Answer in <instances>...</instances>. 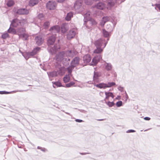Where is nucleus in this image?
Returning a JSON list of instances; mask_svg holds the SVG:
<instances>
[{
  "mask_svg": "<svg viewBox=\"0 0 160 160\" xmlns=\"http://www.w3.org/2000/svg\"><path fill=\"white\" fill-rule=\"evenodd\" d=\"M26 22V21L24 19L20 21L18 19H15L12 20L11 24L13 27H16L20 25L23 26L24 23Z\"/></svg>",
  "mask_w": 160,
  "mask_h": 160,
  "instance_id": "f257e3e1",
  "label": "nucleus"
},
{
  "mask_svg": "<svg viewBox=\"0 0 160 160\" xmlns=\"http://www.w3.org/2000/svg\"><path fill=\"white\" fill-rule=\"evenodd\" d=\"M79 61V58L75 57V58L71 62V67L68 68V72L71 73V69L75 67L78 63Z\"/></svg>",
  "mask_w": 160,
  "mask_h": 160,
  "instance_id": "f03ea898",
  "label": "nucleus"
},
{
  "mask_svg": "<svg viewBox=\"0 0 160 160\" xmlns=\"http://www.w3.org/2000/svg\"><path fill=\"white\" fill-rule=\"evenodd\" d=\"M56 7V3L54 2L49 1L47 4V8L50 10L55 9Z\"/></svg>",
  "mask_w": 160,
  "mask_h": 160,
  "instance_id": "7ed1b4c3",
  "label": "nucleus"
},
{
  "mask_svg": "<svg viewBox=\"0 0 160 160\" xmlns=\"http://www.w3.org/2000/svg\"><path fill=\"white\" fill-rule=\"evenodd\" d=\"M44 40V39L41 35H39L37 36L35 38V41L36 43L39 45L42 43Z\"/></svg>",
  "mask_w": 160,
  "mask_h": 160,
  "instance_id": "20e7f679",
  "label": "nucleus"
},
{
  "mask_svg": "<svg viewBox=\"0 0 160 160\" xmlns=\"http://www.w3.org/2000/svg\"><path fill=\"white\" fill-rule=\"evenodd\" d=\"M77 52L76 51L72 50L68 51L64 53L63 56L65 57L66 56H67L72 57L74 55L77 54Z\"/></svg>",
  "mask_w": 160,
  "mask_h": 160,
  "instance_id": "39448f33",
  "label": "nucleus"
},
{
  "mask_svg": "<svg viewBox=\"0 0 160 160\" xmlns=\"http://www.w3.org/2000/svg\"><path fill=\"white\" fill-rule=\"evenodd\" d=\"M16 13L20 15L27 14L28 13V11L25 9H18L16 12Z\"/></svg>",
  "mask_w": 160,
  "mask_h": 160,
  "instance_id": "423d86ee",
  "label": "nucleus"
},
{
  "mask_svg": "<svg viewBox=\"0 0 160 160\" xmlns=\"http://www.w3.org/2000/svg\"><path fill=\"white\" fill-rule=\"evenodd\" d=\"M75 32L74 30H72L69 32L67 35L68 39H70L73 38L75 35Z\"/></svg>",
  "mask_w": 160,
  "mask_h": 160,
  "instance_id": "0eeeda50",
  "label": "nucleus"
},
{
  "mask_svg": "<svg viewBox=\"0 0 160 160\" xmlns=\"http://www.w3.org/2000/svg\"><path fill=\"white\" fill-rule=\"evenodd\" d=\"M101 58L102 57L100 55L97 57H95L92 60V65H96Z\"/></svg>",
  "mask_w": 160,
  "mask_h": 160,
  "instance_id": "6e6552de",
  "label": "nucleus"
},
{
  "mask_svg": "<svg viewBox=\"0 0 160 160\" xmlns=\"http://www.w3.org/2000/svg\"><path fill=\"white\" fill-rule=\"evenodd\" d=\"M105 94L106 95V97L105 98L104 100L106 101L107 100H108L109 97H111L112 98H113L114 97V95L113 93L110 92H105Z\"/></svg>",
  "mask_w": 160,
  "mask_h": 160,
  "instance_id": "1a4fd4ad",
  "label": "nucleus"
},
{
  "mask_svg": "<svg viewBox=\"0 0 160 160\" xmlns=\"http://www.w3.org/2000/svg\"><path fill=\"white\" fill-rule=\"evenodd\" d=\"M83 59L84 62L87 63L90 62L91 60V57L89 55L87 54L83 57Z\"/></svg>",
  "mask_w": 160,
  "mask_h": 160,
  "instance_id": "9d476101",
  "label": "nucleus"
},
{
  "mask_svg": "<svg viewBox=\"0 0 160 160\" xmlns=\"http://www.w3.org/2000/svg\"><path fill=\"white\" fill-rule=\"evenodd\" d=\"M60 29V27L58 26H56L51 27L50 31L54 32H58Z\"/></svg>",
  "mask_w": 160,
  "mask_h": 160,
  "instance_id": "9b49d317",
  "label": "nucleus"
},
{
  "mask_svg": "<svg viewBox=\"0 0 160 160\" xmlns=\"http://www.w3.org/2000/svg\"><path fill=\"white\" fill-rule=\"evenodd\" d=\"M55 40V36H52L50 37L48 41V45H52L53 44Z\"/></svg>",
  "mask_w": 160,
  "mask_h": 160,
  "instance_id": "f8f14e48",
  "label": "nucleus"
},
{
  "mask_svg": "<svg viewBox=\"0 0 160 160\" xmlns=\"http://www.w3.org/2000/svg\"><path fill=\"white\" fill-rule=\"evenodd\" d=\"M116 2V0H108L107 8H110L111 7L113 6Z\"/></svg>",
  "mask_w": 160,
  "mask_h": 160,
  "instance_id": "ddd939ff",
  "label": "nucleus"
},
{
  "mask_svg": "<svg viewBox=\"0 0 160 160\" xmlns=\"http://www.w3.org/2000/svg\"><path fill=\"white\" fill-rule=\"evenodd\" d=\"M110 20L109 18L108 17H105L102 18V20L100 25L102 26H103L105 24V23L109 21Z\"/></svg>",
  "mask_w": 160,
  "mask_h": 160,
  "instance_id": "4468645a",
  "label": "nucleus"
},
{
  "mask_svg": "<svg viewBox=\"0 0 160 160\" xmlns=\"http://www.w3.org/2000/svg\"><path fill=\"white\" fill-rule=\"evenodd\" d=\"M19 36L24 40H27L28 39L29 35L28 33L25 32L23 33H19Z\"/></svg>",
  "mask_w": 160,
  "mask_h": 160,
  "instance_id": "2eb2a0df",
  "label": "nucleus"
},
{
  "mask_svg": "<svg viewBox=\"0 0 160 160\" xmlns=\"http://www.w3.org/2000/svg\"><path fill=\"white\" fill-rule=\"evenodd\" d=\"M102 43V40L100 39L95 41L94 42V44L96 47H101Z\"/></svg>",
  "mask_w": 160,
  "mask_h": 160,
  "instance_id": "dca6fc26",
  "label": "nucleus"
},
{
  "mask_svg": "<svg viewBox=\"0 0 160 160\" xmlns=\"http://www.w3.org/2000/svg\"><path fill=\"white\" fill-rule=\"evenodd\" d=\"M82 1L81 0L80 2L76 1L74 5V8L76 9H79L81 7Z\"/></svg>",
  "mask_w": 160,
  "mask_h": 160,
  "instance_id": "f3484780",
  "label": "nucleus"
},
{
  "mask_svg": "<svg viewBox=\"0 0 160 160\" xmlns=\"http://www.w3.org/2000/svg\"><path fill=\"white\" fill-rule=\"evenodd\" d=\"M95 7L98 9L101 10L105 8V4L102 2L99 3L95 6Z\"/></svg>",
  "mask_w": 160,
  "mask_h": 160,
  "instance_id": "a211bd4d",
  "label": "nucleus"
},
{
  "mask_svg": "<svg viewBox=\"0 0 160 160\" xmlns=\"http://www.w3.org/2000/svg\"><path fill=\"white\" fill-rule=\"evenodd\" d=\"M38 2V0H30L29 2V5L30 6H33L37 4Z\"/></svg>",
  "mask_w": 160,
  "mask_h": 160,
  "instance_id": "6ab92c4d",
  "label": "nucleus"
},
{
  "mask_svg": "<svg viewBox=\"0 0 160 160\" xmlns=\"http://www.w3.org/2000/svg\"><path fill=\"white\" fill-rule=\"evenodd\" d=\"M97 49H95L93 53H99L102 52L103 49L101 48V47H96Z\"/></svg>",
  "mask_w": 160,
  "mask_h": 160,
  "instance_id": "aec40b11",
  "label": "nucleus"
},
{
  "mask_svg": "<svg viewBox=\"0 0 160 160\" xmlns=\"http://www.w3.org/2000/svg\"><path fill=\"white\" fill-rule=\"evenodd\" d=\"M70 77L69 75H66L63 78V81L65 83H67L69 81Z\"/></svg>",
  "mask_w": 160,
  "mask_h": 160,
  "instance_id": "412c9836",
  "label": "nucleus"
},
{
  "mask_svg": "<svg viewBox=\"0 0 160 160\" xmlns=\"http://www.w3.org/2000/svg\"><path fill=\"white\" fill-rule=\"evenodd\" d=\"M73 17V13L72 12H69L67 14V16L66 17L65 19L67 21H70L71 20V18Z\"/></svg>",
  "mask_w": 160,
  "mask_h": 160,
  "instance_id": "4be33fe9",
  "label": "nucleus"
},
{
  "mask_svg": "<svg viewBox=\"0 0 160 160\" xmlns=\"http://www.w3.org/2000/svg\"><path fill=\"white\" fill-rule=\"evenodd\" d=\"M96 86L97 87L99 88H107L106 84L103 83H100L98 84H97L96 85Z\"/></svg>",
  "mask_w": 160,
  "mask_h": 160,
  "instance_id": "5701e85b",
  "label": "nucleus"
},
{
  "mask_svg": "<svg viewBox=\"0 0 160 160\" xmlns=\"http://www.w3.org/2000/svg\"><path fill=\"white\" fill-rule=\"evenodd\" d=\"M8 32L13 34H16L17 32L14 28H10L8 30Z\"/></svg>",
  "mask_w": 160,
  "mask_h": 160,
  "instance_id": "b1692460",
  "label": "nucleus"
},
{
  "mask_svg": "<svg viewBox=\"0 0 160 160\" xmlns=\"http://www.w3.org/2000/svg\"><path fill=\"white\" fill-rule=\"evenodd\" d=\"M57 72L56 71H53L49 73V76L51 77H56L58 76Z\"/></svg>",
  "mask_w": 160,
  "mask_h": 160,
  "instance_id": "393cba45",
  "label": "nucleus"
},
{
  "mask_svg": "<svg viewBox=\"0 0 160 160\" xmlns=\"http://www.w3.org/2000/svg\"><path fill=\"white\" fill-rule=\"evenodd\" d=\"M26 30L25 28H21L18 29V31H17L18 34L19 36V34L21 33H23L25 32Z\"/></svg>",
  "mask_w": 160,
  "mask_h": 160,
  "instance_id": "a878e982",
  "label": "nucleus"
},
{
  "mask_svg": "<svg viewBox=\"0 0 160 160\" xmlns=\"http://www.w3.org/2000/svg\"><path fill=\"white\" fill-rule=\"evenodd\" d=\"M53 84L56 85L57 87H63L62 84L59 81L52 82Z\"/></svg>",
  "mask_w": 160,
  "mask_h": 160,
  "instance_id": "bb28decb",
  "label": "nucleus"
},
{
  "mask_svg": "<svg viewBox=\"0 0 160 160\" xmlns=\"http://www.w3.org/2000/svg\"><path fill=\"white\" fill-rule=\"evenodd\" d=\"M88 22L89 23L91 24L92 25H95L97 24V22L93 19H91Z\"/></svg>",
  "mask_w": 160,
  "mask_h": 160,
  "instance_id": "cd10ccee",
  "label": "nucleus"
},
{
  "mask_svg": "<svg viewBox=\"0 0 160 160\" xmlns=\"http://www.w3.org/2000/svg\"><path fill=\"white\" fill-rule=\"evenodd\" d=\"M75 84V83L73 82H71L70 83L67 84L66 85V86L65 87L67 88H69L71 86H72Z\"/></svg>",
  "mask_w": 160,
  "mask_h": 160,
  "instance_id": "c85d7f7f",
  "label": "nucleus"
},
{
  "mask_svg": "<svg viewBox=\"0 0 160 160\" xmlns=\"http://www.w3.org/2000/svg\"><path fill=\"white\" fill-rule=\"evenodd\" d=\"M50 25V23L48 22H46L44 23L43 27L44 28H48Z\"/></svg>",
  "mask_w": 160,
  "mask_h": 160,
  "instance_id": "c756f323",
  "label": "nucleus"
},
{
  "mask_svg": "<svg viewBox=\"0 0 160 160\" xmlns=\"http://www.w3.org/2000/svg\"><path fill=\"white\" fill-rule=\"evenodd\" d=\"M115 85V82H108V84H106V87L107 88H109Z\"/></svg>",
  "mask_w": 160,
  "mask_h": 160,
  "instance_id": "7c9ffc66",
  "label": "nucleus"
},
{
  "mask_svg": "<svg viewBox=\"0 0 160 160\" xmlns=\"http://www.w3.org/2000/svg\"><path fill=\"white\" fill-rule=\"evenodd\" d=\"M14 4V2L12 0H10L8 1L7 5L8 7H11Z\"/></svg>",
  "mask_w": 160,
  "mask_h": 160,
  "instance_id": "2f4dec72",
  "label": "nucleus"
},
{
  "mask_svg": "<svg viewBox=\"0 0 160 160\" xmlns=\"http://www.w3.org/2000/svg\"><path fill=\"white\" fill-rule=\"evenodd\" d=\"M112 66L110 64L107 63L106 66L105 68L107 70H110L112 69Z\"/></svg>",
  "mask_w": 160,
  "mask_h": 160,
  "instance_id": "473e14b6",
  "label": "nucleus"
},
{
  "mask_svg": "<svg viewBox=\"0 0 160 160\" xmlns=\"http://www.w3.org/2000/svg\"><path fill=\"white\" fill-rule=\"evenodd\" d=\"M102 32L104 37H107L109 36V34L108 32L106 31L105 29L102 30Z\"/></svg>",
  "mask_w": 160,
  "mask_h": 160,
  "instance_id": "72a5a7b5",
  "label": "nucleus"
},
{
  "mask_svg": "<svg viewBox=\"0 0 160 160\" xmlns=\"http://www.w3.org/2000/svg\"><path fill=\"white\" fill-rule=\"evenodd\" d=\"M2 37L3 39H5L9 37V35L8 33H4L2 34Z\"/></svg>",
  "mask_w": 160,
  "mask_h": 160,
  "instance_id": "f704fd0d",
  "label": "nucleus"
},
{
  "mask_svg": "<svg viewBox=\"0 0 160 160\" xmlns=\"http://www.w3.org/2000/svg\"><path fill=\"white\" fill-rule=\"evenodd\" d=\"M106 103L110 107H112L113 106L114 104L113 102H106Z\"/></svg>",
  "mask_w": 160,
  "mask_h": 160,
  "instance_id": "c9c22d12",
  "label": "nucleus"
},
{
  "mask_svg": "<svg viewBox=\"0 0 160 160\" xmlns=\"http://www.w3.org/2000/svg\"><path fill=\"white\" fill-rule=\"evenodd\" d=\"M61 30L62 32L64 33L67 30V29L66 28H65L64 26L63 25L62 27L61 28Z\"/></svg>",
  "mask_w": 160,
  "mask_h": 160,
  "instance_id": "e433bc0d",
  "label": "nucleus"
},
{
  "mask_svg": "<svg viewBox=\"0 0 160 160\" xmlns=\"http://www.w3.org/2000/svg\"><path fill=\"white\" fill-rule=\"evenodd\" d=\"M40 48L39 47H37L35 49H34L33 51V54H35L38 51H39Z\"/></svg>",
  "mask_w": 160,
  "mask_h": 160,
  "instance_id": "4c0bfd02",
  "label": "nucleus"
},
{
  "mask_svg": "<svg viewBox=\"0 0 160 160\" xmlns=\"http://www.w3.org/2000/svg\"><path fill=\"white\" fill-rule=\"evenodd\" d=\"M98 72H95L94 75L93 76L94 80H95L98 79Z\"/></svg>",
  "mask_w": 160,
  "mask_h": 160,
  "instance_id": "58836bf2",
  "label": "nucleus"
},
{
  "mask_svg": "<svg viewBox=\"0 0 160 160\" xmlns=\"http://www.w3.org/2000/svg\"><path fill=\"white\" fill-rule=\"evenodd\" d=\"M92 0H85V2L87 5H91L92 4Z\"/></svg>",
  "mask_w": 160,
  "mask_h": 160,
  "instance_id": "ea45409f",
  "label": "nucleus"
},
{
  "mask_svg": "<svg viewBox=\"0 0 160 160\" xmlns=\"http://www.w3.org/2000/svg\"><path fill=\"white\" fill-rule=\"evenodd\" d=\"M116 106L118 107L121 106L122 104V102L121 101H119L117 102L116 103Z\"/></svg>",
  "mask_w": 160,
  "mask_h": 160,
  "instance_id": "a19ab883",
  "label": "nucleus"
},
{
  "mask_svg": "<svg viewBox=\"0 0 160 160\" xmlns=\"http://www.w3.org/2000/svg\"><path fill=\"white\" fill-rule=\"evenodd\" d=\"M10 93V92H6L5 91H0V94H8Z\"/></svg>",
  "mask_w": 160,
  "mask_h": 160,
  "instance_id": "79ce46f5",
  "label": "nucleus"
},
{
  "mask_svg": "<svg viewBox=\"0 0 160 160\" xmlns=\"http://www.w3.org/2000/svg\"><path fill=\"white\" fill-rule=\"evenodd\" d=\"M43 15L42 14H40L38 16V18L41 19L42 18H43Z\"/></svg>",
  "mask_w": 160,
  "mask_h": 160,
  "instance_id": "37998d69",
  "label": "nucleus"
},
{
  "mask_svg": "<svg viewBox=\"0 0 160 160\" xmlns=\"http://www.w3.org/2000/svg\"><path fill=\"white\" fill-rule=\"evenodd\" d=\"M54 47L55 50H57L58 49H59L60 48V47L59 45H58L57 46H56V45H55Z\"/></svg>",
  "mask_w": 160,
  "mask_h": 160,
  "instance_id": "c03bdc74",
  "label": "nucleus"
},
{
  "mask_svg": "<svg viewBox=\"0 0 160 160\" xmlns=\"http://www.w3.org/2000/svg\"><path fill=\"white\" fill-rule=\"evenodd\" d=\"M135 132V131L134 130H128L127 132V133H129V132Z\"/></svg>",
  "mask_w": 160,
  "mask_h": 160,
  "instance_id": "a18cd8bd",
  "label": "nucleus"
},
{
  "mask_svg": "<svg viewBox=\"0 0 160 160\" xmlns=\"http://www.w3.org/2000/svg\"><path fill=\"white\" fill-rule=\"evenodd\" d=\"M156 7L158 8L160 11V4H156Z\"/></svg>",
  "mask_w": 160,
  "mask_h": 160,
  "instance_id": "49530a36",
  "label": "nucleus"
},
{
  "mask_svg": "<svg viewBox=\"0 0 160 160\" xmlns=\"http://www.w3.org/2000/svg\"><path fill=\"white\" fill-rule=\"evenodd\" d=\"M75 121L76 122H83V121L82 120H80V119H76Z\"/></svg>",
  "mask_w": 160,
  "mask_h": 160,
  "instance_id": "de8ad7c7",
  "label": "nucleus"
},
{
  "mask_svg": "<svg viewBox=\"0 0 160 160\" xmlns=\"http://www.w3.org/2000/svg\"><path fill=\"white\" fill-rule=\"evenodd\" d=\"M144 119L146 120H149L150 119V118L149 117H146L144 118Z\"/></svg>",
  "mask_w": 160,
  "mask_h": 160,
  "instance_id": "09e8293b",
  "label": "nucleus"
},
{
  "mask_svg": "<svg viewBox=\"0 0 160 160\" xmlns=\"http://www.w3.org/2000/svg\"><path fill=\"white\" fill-rule=\"evenodd\" d=\"M65 0H57V2H63Z\"/></svg>",
  "mask_w": 160,
  "mask_h": 160,
  "instance_id": "8fccbe9b",
  "label": "nucleus"
},
{
  "mask_svg": "<svg viewBox=\"0 0 160 160\" xmlns=\"http://www.w3.org/2000/svg\"><path fill=\"white\" fill-rule=\"evenodd\" d=\"M104 120L103 119L98 120H99V121H102V120Z\"/></svg>",
  "mask_w": 160,
  "mask_h": 160,
  "instance_id": "3c124183",
  "label": "nucleus"
},
{
  "mask_svg": "<svg viewBox=\"0 0 160 160\" xmlns=\"http://www.w3.org/2000/svg\"><path fill=\"white\" fill-rule=\"evenodd\" d=\"M62 54L61 53H60L59 54V56H60V57H61V55H62Z\"/></svg>",
  "mask_w": 160,
  "mask_h": 160,
  "instance_id": "603ef678",
  "label": "nucleus"
},
{
  "mask_svg": "<svg viewBox=\"0 0 160 160\" xmlns=\"http://www.w3.org/2000/svg\"><path fill=\"white\" fill-rule=\"evenodd\" d=\"M57 59H58V60H59V58H57Z\"/></svg>",
  "mask_w": 160,
  "mask_h": 160,
  "instance_id": "864d4df0",
  "label": "nucleus"
}]
</instances>
